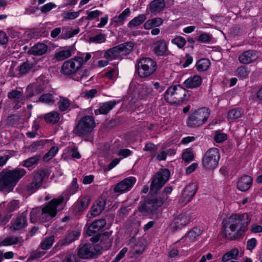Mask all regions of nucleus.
Masks as SVG:
<instances>
[{
  "label": "nucleus",
  "instance_id": "obj_1",
  "mask_svg": "<svg viewBox=\"0 0 262 262\" xmlns=\"http://www.w3.org/2000/svg\"><path fill=\"white\" fill-rule=\"evenodd\" d=\"M250 221L251 215L249 213L233 214L228 219L223 233L229 239H234L247 230Z\"/></svg>",
  "mask_w": 262,
  "mask_h": 262
},
{
  "label": "nucleus",
  "instance_id": "obj_2",
  "mask_svg": "<svg viewBox=\"0 0 262 262\" xmlns=\"http://www.w3.org/2000/svg\"><path fill=\"white\" fill-rule=\"evenodd\" d=\"M25 169L16 168L0 173V189L4 192H11L18 182L26 174Z\"/></svg>",
  "mask_w": 262,
  "mask_h": 262
},
{
  "label": "nucleus",
  "instance_id": "obj_3",
  "mask_svg": "<svg viewBox=\"0 0 262 262\" xmlns=\"http://www.w3.org/2000/svg\"><path fill=\"white\" fill-rule=\"evenodd\" d=\"M63 196L51 200L42 208L40 213L37 209H33L30 212V220L36 222L38 219L42 222L50 221L56 215L57 208L64 201Z\"/></svg>",
  "mask_w": 262,
  "mask_h": 262
},
{
  "label": "nucleus",
  "instance_id": "obj_4",
  "mask_svg": "<svg viewBox=\"0 0 262 262\" xmlns=\"http://www.w3.org/2000/svg\"><path fill=\"white\" fill-rule=\"evenodd\" d=\"M91 57L90 53L81 54L63 63L61 72L66 75L76 74L82 68L84 63L86 62Z\"/></svg>",
  "mask_w": 262,
  "mask_h": 262
},
{
  "label": "nucleus",
  "instance_id": "obj_5",
  "mask_svg": "<svg viewBox=\"0 0 262 262\" xmlns=\"http://www.w3.org/2000/svg\"><path fill=\"white\" fill-rule=\"evenodd\" d=\"M185 89L180 85L169 87L164 93V99L171 104H180L185 99Z\"/></svg>",
  "mask_w": 262,
  "mask_h": 262
},
{
  "label": "nucleus",
  "instance_id": "obj_6",
  "mask_svg": "<svg viewBox=\"0 0 262 262\" xmlns=\"http://www.w3.org/2000/svg\"><path fill=\"white\" fill-rule=\"evenodd\" d=\"M210 116V111L206 107H202L195 111L189 116L187 124L190 127H199L203 125Z\"/></svg>",
  "mask_w": 262,
  "mask_h": 262
},
{
  "label": "nucleus",
  "instance_id": "obj_7",
  "mask_svg": "<svg viewBox=\"0 0 262 262\" xmlns=\"http://www.w3.org/2000/svg\"><path fill=\"white\" fill-rule=\"evenodd\" d=\"M157 67V63L154 60L143 58L138 63L137 73L140 77H148L155 72Z\"/></svg>",
  "mask_w": 262,
  "mask_h": 262
},
{
  "label": "nucleus",
  "instance_id": "obj_8",
  "mask_svg": "<svg viewBox=\"0 0 262 262\" xmlns=\"http://www.w3.org/2000/svg\"><path fill=\"white\" fill-rule=\"evenodd\" d=\"M132 43L121 44L106 51L104 57L109 60H114L129 54L133 49Z\"/></svg>",
  "mask_w": 262,
  "mask_h": 262
},
{
  "label": "nucleus",
  "instance_id": "obj_9",
  "mask_svg": "<svg viewBox=\"0 0 262 262\" xmlns=\"http://www.w3.org/2000/svg\"><path fill=\"white\" fill-rule=\"evenodd\" d=\"M95 126L94 119L90 116L82 118L75 126L74 132L79 136H85L90 134Z\"/></svg>",
  "mask_w": 262,
  "mask_h": 262
},
{
  "label": "nucleus",
  "instance_id": "obj_10",
  "mask_svg": "<svg viewBox=\"0 0 262 262\" xmlns=\"http://www.w3.org/2000/svg\"><path fill=\"white\" fill-rule=\"evenodd\" d=\"M220 159L219 150L216 148L209 149L202 158V164L207 169L213 170L218 165Z\"/></svg>",
  "mask_w": 262,
  "mask_h": 262
},
{
  "label": "nucleus",
  "instance_id": "obj_11",
  "mask_svg": "<svg viewBox=\"0 0 262 262\" xmlns=\"http://www.w3.org/2000/svg\"><path fill=\"white\" fill-rule=\"evenodd\" d=\"M170 172L168 169H162L153 178L150 186L151 191L156 192L159 190L168 181Z\"/></svg>",
  "mask_w": 262,
  "mask_h": 262
},
{
  "label": "nucleus",
  "instance_id": "obj_12",
  "mask_svg": "<svg viewBox=\"0 0 262 262\" xmlns=\"http://www.w3.org/2000/svg\"><path fill=\"white\" fill-rule=\"evenodd\" d=\"M46 176V172L43 169H38L35 172L32 182L27 186V190L33 193L40 188Z\"/></svg>",
  "mask_w": 262,
  "mask_h": 262
},
{
  "label": "nucleus",
  "instance_id": "obj_13",
  "mask_svg": "<svg viewBox=\"0 0 262 262\" xmlns=\"http://www.w3.org/2000/svg\"><path fill=\"white\" fill-rule=\"evenodd\" d=\"M136 182V179L135 177H128L118 183L115 185L114 191L120 193H125L133 187Z\"/></svg>",
  "mask_w": 262,
  "mask_h": 262
},
{
  "label": "nucleus",
  "instance_id": "obj_14",
  "mask_svg": "<svg viewBox=\"0 0 262 262\" xmlns=\"http://www.w3.org/2000/svg\"><path fill=\"white\" fill-rule=\"evenodd\" d=\"M100 248H96L94 244H87L80 246L78 255L82 258H91L97 254Z\"/></svg>",
  "mask_w": 262,
  "mask_h": 262
},
{
  "label": "nucleus",
  "instance_id": "obj_15",
  "mask_svg": "<svg viewBox=\"0 0 262 262\" xmlns=\"http://www.w3.org/2000/svg\"><path fill=\"white\" fill-rule=\"evenodd\" d=\"M257 53L254 50H247L238 56L239 62L243 64H248L255 61L258 58Z\"/></svg>",
  "mask_w": 262,
  "mask_h": 262
},
{
  "label": "nucleus",
  "instance_id": "obj_16",
  "mask_svg": "<svg viewBox=\"0 0 262 262\" xmlns=\"http://www.w3.org/2000/svg\"><path fill=\"white\" fill-rule=\"evenodd\" d=\"M196 191V186L195 183L187 185L182 192V201L185 203L189 202L194 195Z\"/></svg>",
  "mask_w": 262,
  "mask_h": 262
},
{
  "label": "nucleus",
  "instance_id": "obj_17",
  "mask_svg": "<svg viewBox=\"0 0 262 262\" xmlns=\"http://www.w3.org/2000/svg\"><path fill=\"white\" fill-rule=\"evenodd\" d=\"M166 6L164 0H153L147 7L149 11L154 14H157L163 11Z\"/></svg>",
  "mask_w": 262,
  "mask_h": 262
},
{
  "label": "nucleus",
  "instance_id": "obj_18",
  "mask_svg": "<svg viewBox=\"0 0 262 262\" xmlns=\"http://www.w3.org/2000/svg\"><path fill=\"white\" fill-rule=\"evenodd\" d=\"M8 97L9 99L13 100L15 103L14 107L16 109L19 108L24 104L25 99L23 93L17 91H13L9 93Z\"/></svg>",
  "mask_w": 262,
  "mask_h": 262
},
{
  "label": "nucleus",
  "instance_id": "obj_19",
  "mask_svg": "<svg viewBox=\"0 0 262 262\" xmlns=\"http://www.w3.org/2000/svg\"><path fill=\"white\" fill-rule=\"evenodd\" d=\"M190 219L185 214H182L176 217L171 223L170 226L173 230L181 228L186 225L189 221Z\"/></svg>",
  "mask_w": 262,
  "mask_h": 262
},
{
  "label": "nucleus",
  "instance_id": "obj_20",
  "mask_svg": "<svg viewBox=\"0 0 262 262\" xmlns=\"http://www.w3.org/2000/svg\"><path fill=\"white\" fill-rule=\"evenodd\" d=\"M201 234V230L200 228H194L181 239L180 242L186 243L187 245L189 243L194 242Z\"/></svg>",
  "mask_w": 262,
  "mask_h": 262
},
{
  "label": "nucleus",
  "instance_id": "obj_21",
  "mask_svg": "<svg viewBox=\"0 0 262 262\" xmlns=\"http://www.w3.org/2000/svg\"><path fill=\"white\" fill-rule=\"evenodd\" d=\"M106 225V221L104 219L97 220L94 222L88 228L86 234L92 236L93 233H97L103 228Z\"/></svg>",
  "mask_w": 262,
  "mask_h": 262
},
{
  "label": "nucleus",
  "instance_id": "obj_22",
  "mask_svg": "<svg viewBox=\"0 0 262 262\" xmlns=\"http://www.w3.org/2000/svg\"><path fill=\"white\" fill-rule=\"evenodd\" d=\"M48 46L43 43H38L31 47L28 53L36 56H41L46 54L48 51Z\"/></svg>",
  "mask_w": 262,
  "mask_h": 262
},
{
  "label": "nucleus",
  "instance_id": "obj_23",
  "mask_svg": "<svg viewBox=\"0 0 262 262\" xmlns=\"http://www.w3.org/2000/svg\"><path fill=\"white\" fill-rule=\"evenodd\" d=\"M116 104V101L115 100L101 103L99 104V108L95 110V114L96 115L99 114H106L112 110Z\"/></svg>",
  "mask_w": 262,
  "mask_h": 262
},
{
  "label": "nucleus",
  "instance_id": "obj_24",
  "mask_svg": "<svg viewBox=\"0 0 262 262\" xmlns=\"http://www.w3.org/2000/svg\"><path fill=\"white\" fill-rule=\"evenodd\" d=\"M252 183V178L249 176H244L239 180L237 187L241 191H246L251 187Z\"/></svg>",
  "mask_w": 262,
  "mask_h": 262
},
{
  "label": "nucleus",
  "instance_id": "obj_25",
  "mask_svg": "<svg viewBox=\"0 0 262 262\" xmlns=\"http://www.w3.org/2000/svg\"><path fill=\"white\" fill-rule=\"evenodd\" d=\"M39 79L36 83H34L29 85L26 90L27 97L28 98H32L34 96L38 95L43 90L40 83L38 81Z\"/></svg>",
  "mask_w": 262,
  "mask_h": 262
},
{
  "label": "nucleus",
  "instance_id": "obj_26",
  "mask_svg": "<svg viewBox=\"0 0 262 262\" xmlns=\"http://www.w3.org/2000/svg\"><path fill=\"white\" fill-rule=\"evenodd\" d=\"M27 220L23 215L18 216L11 223L10 228L13 231L20 230L24 229L27 226Z\"/></svg>",
  "mask_w": 262,
  "mask_h": 262
},
{
  "label": "nucleus",
  "instance_id": "obj_27",
  "mask_svg": "<svg viewBox=\"0 0 262 262\" xmlns=\"http://www.w3.org/2000/svg\"><path fill=\"white\" fill-rule=\"evenodd\" d=\"M105 201L102 199L97 200L91 208V215L95 217L99 215L104 209Z\"/></svg>",
  "mask_w": 262,
  "mask_h": 262
},
{
  "label": "nucleus",
  "instance_id": "obj_28",
  "mask_svg": "<svg viewBox=\"0 0 262 262\" xmlns=\"http://www.w3.org/2000/svg\"><path fill=\"white\" fill-rule=\"evenodd\" d=\"M90 198L86 196L79 199L74 204V209L77 212H82L88 207Z\"/></svg>",
  "mask_w": 262,
  "mask_h": 262
},
{
  "label": "nucleus",
  "instance_id": "obj_29",
  "mask_svg": "<svg viewBox=\"0 0 262 262\" xmlns=\"http://www.w3.org/2000/svg\"><path fill=\"white\" fill-rule=\"evenodd\" d=\"M154 49L157 55H163L167 50V42L164 40H158L154 44Z\"/></svg>",
  "mask_w": 262,
  "mask_h": 262
},
{
  "label": "nucleus",
  "instance_id": "obj_30",
  "mask_svg": "<svg viewBox=\"0 0 262 262\" xmlns=\"http://www.w3.org/2000/svg\"><path fill=\"white\" fill-rule=\"evenodd\" d=\"M202 83V78L200 76L194 75L186 79L184 84L187 88L193 89L199 87Z\"/></svg>",
  "mask_w": 262,
  "mask_h": 262
},
{
  "label": "nucleus",
  "instance_id": "obj_31",
  "mask_svg": "<svg viewBox=\"0 0 262 262\" xmlns=\"http://www.w3.org/2000/svg\"><path fill=\"white\" fill-rule=\"evenodd\" d=\"M130 14V9L129 8H126L119 15H116L113 17L111 19V22L118 25H122Z\"/></svg>",
  "mask_w": 262,
  "mask_h": 262
},
{
  "label": "nucleus",
  "instance_id": "obj_32",
  "mask_svg": "<svg viewBox=\"0 0 262 262\" xmlns=\"http://www.w3.org/2000/svg\"><path fill=\"white\" fill-rule=\"evenodd\" d=\"M163 19L160 17H155L146 21L144 25V28L146 30H149L154 27H158L162 25Z\"/></svg>",
  "mask_w": 262,
  "mask_h": 262
},
{
  "label": "nucleus",
  "instance_id": "obj_33",
  "mask_svg": "<svg viewBox=\"0 0 262 262\" xmlns=\"http://www.w3.org/2000/svg\"><path fill=\"white\" fill-rule=\"evenodd\" d=\"M139 96L141 98H143L146 96L150 95L152 92L151 86L146 83H143L138 86Z\"/></svg>",
  "mask_w": 262,
  "mask_h": 262
},
{
  "label": "nucleus",
  "instance_id": "obj_34",
  "mask_svg": "<svg viewBox=\"0 0 262 262\" xmlns=\"http://www.w3.org/2000/svg\"><path fill=\"white\" fill-rule=\"evenodd\" d=\"M73 54L72 50L70 49H62L57 51L55 53V58L58 61L63 60Z\"/></svg>",
  "mask_w": 262,
  "mask_h": 262
},
{
  "label": "nucleus",
  "instance_id": "obj_35",
  "mask_svg": "<svg viewBox=\"0 0 262 262\" xmlns=\"http://www.w3.org/2000/svg\"><path fill=\"white\" fill-rule=\"evenodd\" d=\"M39 160V156H35L31 157L23 161L21 163V165L25 167L30 169L35 166L38 164Z\"/></svg>",
  "mask_w": 262,
  "mask_h": 262
},
{
  "label": "nucleus",
  "instance_id": "obj_36",
  "mask_svg": "<svg viewBox=\"0 0 262 262\" xmlns=\"http://www.w3.org/2000/svg\"><path fill=\"white\" fill-rule=\"evenodd\" d=\"M146 19V16L144 14H139L135 17L133 19L129 21L128 26L129 28H133L139 26L141 25Z\"/></svg>",
  "mask_w": 262,
  "mask_h": 262
},
{
  "label": "nucleus",
  "instance_id": "obj_37",
  "mask_svg": "<svg viewBox=\"0 0 262 262\" xmlns=\"http://www.w3.org/2000/svg\"><path fill=\"white\" fill-rule=\"evenodd\" d=\"M99 240L101 243H102L104 241L105 243L108 244V246H110L111 244V239L109 237V234L108 232H105L101 235H97L96 236L92 237L90 238V241L93 243H97Z\"/></svg>",
  "mask_w": 262,
  "mask_h": 262
},
{
  "label": "nucleus",
  "instance_id": "obj_38",
  "mask_svg": "<svg viewBox=\"0 0 262 262\" xmlns=\"http://www.w3.org/2000/svg\"><path fill=\"white\" fill-rule=\"evenodd\" d=\"M45 121L49 123L55 124L57 123L60 119L59 114L55 111H52L45 115Z\"/></svg>",
  "mask_w": 262,
  "mask_h": 262
},
{
  "label": "nucleus",
  "instance_id": "obj_39",
  "mask_svg": "<svg viewBox=\"0 0 262 262\" xmlns=\"http://www.w3.org/2000/svg\"><path fill=\"white\" fill-rule=\"evenodd\" d=\"M79 31V29L69 30L68 29L63 28L62 30L61 34L59 35V38L61 39L70 38L77 34Z\"/></svg>",
  "mask_w": 262,
  "mask_h": 262
},
{
  "label": "nucleus",
  "instance_id": "obj_40",
  "mask_svg": "<svg viewBox=\"0 0 262 262\" xmlns=\"http://www.w3.org/2000/svg\"><path fill=\"white\" fill-rule=\"evenodd\" d=\"M239 254V251L237 248H233L227 252L222 257V261H226L236 258Z\"/></svg>",
  "mask_w": 262,
  "mask_h": 262
},
{
  "label": "nucleus",
  "instance_id": "obj_41",
  "mask_svg": "<svg viewBox=\"0 0 262 262\" xmlns=\"http://www.w3.org/2000/svg\"><path fill=\"white\" fill-rule=\"evenodd\" d=\"M34 101H40L47 104H52L55 103L54 96L51 94H46L41 95L38 100L33 99Z\"/></svg>",
  "mask_w": 262,
  "mask_h": 262
},
{
  "label": "nucleus",
  "instance_id": "obj_42",
  "mask_svg": "<svg viewBox=\"0 0 262 262\" xmlns=\"http://www.w3.org/2000/svg\"><path fill=\"white\" fill-rule=\"evenodd\" d=\"M54 242V236H50L42 241L40 244V247L42 250H44L46 251L52 247Z\"/></svg>",
  "mask_w": 262,
  "mask_h": 262
},
{
  "label": "nucleus",
  "instance_id": "obj_43",
  "mask_svg": "<svg viewBox=\"0 0 262 262\" xmlns=\"http://www.w3.org/2000/svg\"><path fill=\"white\" fill-rule=\"evenodd\" d=\"M210 66V61L206 58L201 59L196 64V69L199 71H205L209 68Z\"/></svg>",
  "mask_w": 262,
  "mask_h": 262
},
{
  "label": "nucleus",
  "instance_id": "obj_44",
  "mask_svg": "<svg viewBox=\"0 0 262 262\" xmlns=\"http://www.w3.org/2000/svg\"><path fill=\"white\" fill-rule=\"evenodd\" d=\"M80 236V232L79 230L73 231L69 233L68 236L64 238L63 244H69L72 242L78 239Z\"/></svg>",
  "mask_w": 262,
  "mask_h": 262
},
{
  "label": "nucleus",
  "instance_id": "obj_45",
  "mask_svg": "<svg viewBox=\"0 0 262 262\" xmlns=\"http://www.w3.org/2000/svg\"><path fill=\"white\" fill-rule=\"evenodd\" d=\"M137 246L134 247L132 250H130L129 253L130 256L132 258H136L141 255L145 249V246L143 244H141L139 245V248H137Z\"/></svg>",
  "mask_w": 262,
  "mask_h": 262
},
{
  "label": "nucleus",
  "instance_id": "obj_46",
  "mask_svg": "<svg viewBox=\"0 0 262 262\" xmlns=\"http://www.w3.org/2000/svg\"><path fill=\"white\" fill-rule=\"evenodd\" d=\"M242 116L241 112L238 109H233L230 111L228 113L227 118L229 121L234 120L240 118Z\"/></svg>",
  "mask_w": 262,
  "mask_h": 262
},
{
  "label": "nucleus",
  "instance_id": "obj_47",
  "mask_svg": "<svg viewBox=\"0 0 262 262\" xmlns=\"http://www.w3.org/2000/svg\"><path fill=\"white\" fill-rule=\"evenodd\" d=\"M58 107L61 111H67L70 107V101L65 98L61 97L58 102Z\"/></svg>",
  "mask_w": 262,
  "mask_h": 262
},
{
  "label": "nucleus",
  "instance_id": "obj_48",
  "mask_svg": "<svg viewBox=\"0 0 262 262\" xmlns=\"http://www.w3.org/2000/svg\"><path fill=\"white\" fill-rule=\"evenodd\" d=\"M18 239L15 236L8 237L0 242V246H10L17 243Z\"/></svg>",
  "mask_w": 262,
  "mask_h": 262
},
{
  "label": "nucleus",
  "instance_id": "obj_49",
  "mask_svg": "<svg viewBox=\"0 0 262 262\" xmlns=\"http://www.w3.org/2000/svg\"><path fill=\"white\" fill-rule=\"evenodd\" d=\"M58 151V148L57 146L52 147L49 152L47 153L43 157V159L45 161H48L53 158Z\"/></svg>",
  "mask_w": 262,
  "mask_h": 262
},
{
  "label": "nucleus",
  "instance_id": "obj_50",
  "mask_svg": "<svg viewBox=\"0 0 262 262\" xmlns=\"http://www.w3.org/2000/svg\"><path fill=\"white\" fill-rule=\"evenodd\" d=\"M171 42L180 48H183L186 44L185 39L181 36H177L172 39Z\"/></svg>",
  "mask_w": 262,
  "mask_h": 262
},
{
  "label": "nucleus",
  "instance_id": "obj_51",
  "mask_svg": "<svg viewBox=\"0 0 262 262\" xmlns=\"http://www.w3.org/2000/svg\"><path fill=\"white\" fill-rule=\"evenodd\" d=\"M90 41L96 43H103L105 41V35L102 33L90 37Z\"/></svg>",
  "mask_w": 262,
  "mask_h": 262
},
{
  "label": "nucleus",
  "instance_id": "obj_52",
  "mask_svg": "<svg viewBox=\"0 0 262 262\" xmlns=\"http://www.w3.org/2000/svg\"><path fill=\"white\" fill-rule=\"evenodd\" d=\"M236 73L238 76L241 79H245L247 77L249 72L247 68L241 66L237 69Z\"/></svg>",
  "mask_w": 262,
  "mask_h": 262
},
{
  "label": "nucleus",
  "instance_id": "obj_53",
  "mask_svg": "<svg viewBox=\"0 0 262 262\" xmlns=\"http://www.w3.org/2000/svg\"><path fill=\"white\" fill-rule=\"evenodd\" d=\"M46 142V141L43 140L34 142L30 145L29 149L31 152H35L37 149L42 147Z\"/></svg>",
  "mask_w": 262,
  "mask_h": 262
},
{
  "label": "nucleus",
  "instance_id": "obj_54",
  "mask_svg": "<svg viewBox=\"0 0 262 262\" xmlns=\"http://www.w3.org/2000/svg\"><path fill=\"white\" fill-rule=\"evenodd\" d=\"M86 14H87L86 19L88 20H93L98 18L102 14V12L99 10H96L92 11H87Z\"/></svg>",
  "mask_w": 262,
  "mask_h": 262
},
{
  "label": "nucleus",
  "instance_id": "obj_55",
  "mask_svg": "<svg viewBox=\"0 0 262 262\" xmlns=\"http://www.w3.org/2000/svg\"><path fill=\"white\" fill-rule=\"evenodd\" d=\"M118 74V69L117 68H115L110 70L107 73H106L105 77L109 79L115 80L117 77Z\"/></svg>",
  "mask_w": 262,
  "mask_h": 262
},
{
  "label": "nucleus",
  "instance_id": "obj_56",
  "mask_svg": "<svg viewBox=\"0 0 262 262\" xmlns=\"http://www.w3.org/2000/svg\"><path fill=\"white\" fill-rule=\"evenodd\" d=\"M144 150L146 151H149L151 154V156L154 157L157 150V147L154 144L149 142L146 144Z\"/></svg>",
  "mask_w": 262,
  "mask_h": 262
},
{
  "label": "nucleus",
  "instance_id": "obj_57",
  "mask_svg": "<svg viewBox=\"0 0 262 262\" xmlns=\"http://www.w3.org/2000/svg\"><path fill=\"white\" fill-rule=\"evenodd\" d=\"M193 153L190 149L185 150L182 154V159L186 162H190L193 159Z\"/></svg>",
  "mask_w": 262,
  "mask_h": 262
},
{
  "label": "nucleus",
  "instance_id": "obj_58",
  "mask_svg": "<svg viewBox=\"0 0 262 262\" xmlns=\"http://www.w3.org/2000/svg\"><path fill=\"white\" fill-rule=\"evenodd\" d=\"M56 7V5L54 3H48L40 7V10L42 13H46L55 8Z\"/></svg>",
  "mask_w": 262,
  "mask_h": 262
},
{
  "label": "nucleus",
  "instance_id": "obj_59",
  "mask_svg": "<svg viewBox=\"0 0 262 262\" xmlns=\"http://www.w3.org/2000/svg\"><path fill=\"white\" fill-rule=\"evenodd\" d=\"M46 252L45 250H42L39 246V247L31 254V258L32 259L40 258L44 255Z\"/></svg>",
  "mask_w": 262,
  "mask_h": 262
},
{
  "label": "nucleus",
  "instance_id": "obj_60",
  "mask_svg": "<svg viewBox=\"0 0 262 262\" xmlns=\"http://www.w3.org/2000/svg\"><path fill=\"white\" fill-rule=\"evenodd\" d=\"M80 12V11L73 12H66L63 14L62 16L65 19H74L79 16Z\"/></svg>",
  "mask_w": 262,
  "mask_h": 262
},
{
  "label": "nucleus",
  "instance_id": "obj_61",
  "mask_svg": "<svg viewBox=\"0 0 262 262\" xmlns=\"http://www.w3.org/2000/svg\"><path fill=\"white\" fill-rule=\"evenodd\" d=\"M227 135L224 133H221L219 132H216L214 139L216 142L221 143L227 139Z\"/></svg>",
  "mask_w": 262,
  "mask_h": 262
},
{
  "label": "nucleus",
  "instance_id": "obj_62",
  "mask_svg": "<svg viewBox=\"0 0 262 262\" xmlns=\"http://www.w3.org/2000/svg\"><path fill=\"white\" fill-rule=\"evenodd\" d=\"M116 154L120 157L121 160L128 157L132 154V151L128 149H120L116 152Z\"/></svg>",
  "mask_w": 262,
  "mask_h": 262
},
{
  "label": "nucleus",
  "instance_id": "obj_63",
  "mask_svg": "<svg viewBox=\"0 0 262 262\" xmlns=\"http://www.w3.org/2000/svg\"><path fill=\"white\" fill-rule=\"evenodd\" d=\"M32 66L28 62L23 63L20 66L19 68V73L21 74H24L26 73L31 68Z\"/></svg>",
  "mask_w": 262,
  "mask_h": 262
},
{
  "label": "nucleus",
  "instance_id": "obj_64",
  "mask_svg": "<svg viewBox=\"0 0 262 262\" xmlns=\"http://www.w3.org/2000/svg\"><path fill=\"white\" fill-rule=\"evenodd\" d=\"M62 262H78L76 256L74 254L67 255Z\"/></svg>",
  "mask_w": 262,
  "mask_h": 262
}]
</instances>
